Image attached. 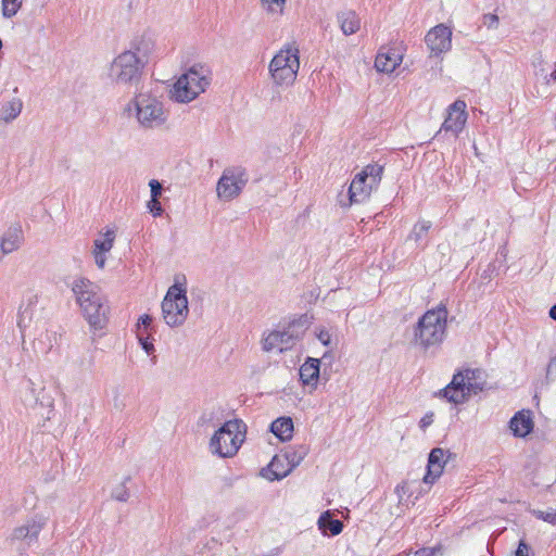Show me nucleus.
<instances>
[{"instance_id": "nucleus-1", "label": "nucleus", "mask_w": 556, "mask_h": 556, "mask_svg": "<svg viewBox=\"0 0 556 556\" xmlns=\"http://www.w3.org/2000/svg\"><path fill=\"white\" fill-rule=\"evenodd\" d=\"M72 291L90 327L103 329L108 323V306L101 288L81 277L73 281Z\"/></svg>"}, {"instance_id": "nucleus-2", "label": "nucleus", "mask_w": 556, "mask_h": 556, "mask_svg": "<svg viewBox=\"0 0 556 556\" xmlns=\"http://www.w3.org/2000/svg\"><path fill=\"white\" fill-rule=\"evenodd\" d=\"M135 39L131 41L130 49L119 53L111 63L109 77L115 85L136 86L139 84L146 60L139 53H147L148 49L142 50L141 43Z\"/></svg>"}, {"instance_id": "nucleus-3", "label": "nucleus", "mask_w": 556, "mask_h": 556, "mask_svg": "<svg viewBox=\"0 0 556 556\" xmlns=\"http://www.w3.org/2000/svg\"><path fill=\"white\" fill-rule=\"evenodd\" d=\"M447 314L443 304L427 311L415 326L414 342L425 350L441 344L446 334Z\"/></svg>"}, {"instance_id": "nucleus-4", "label": "nucleus", "mask_w": 556, "mask_h": 556, "mask_svg": "<svg viewBox=\"0 0 556 556\" xmlns=\"http://www.w3.org/2000/svg\"><path fill=\"white\" fill-rule=\"evenodd\" d=\"M124 112L128 116L134 115L139 126L143 129H155L165 124L167 113L163 103L148 92L135 94L131 101L125 106Z\"/></svg>"}, {"instance_id": "nucleus-5", "label": "nucleus", "mask_w": 556, "mask_h": 556, "mask_svg": "<svg viewBox=\"0 0 556 556\" xmlns=\"http://www.w3.org/2000/svg\"><path fill=\"white\" fill-rule=\"evenodd\" d=\"M486 381L481 369L467 368L454 374L452 381L439 394L454 404L465 403L471 395L483 391Z\"/></svg>"}, {"instance_id": "nucleus-6", "label": "nucleus", "mask_w": 556, "mask_h": 556, "mask_svg": "<svg viewBox=\"0 0 556 556\" xmlns=\"http://www.w3.org/2000/svg\"><path fill=\"white\" fill-rule=\"evenodd\" d=\"M211 84V72L202 64H194L178 78L172 90L177 102L188 103L204 92Z\"/></svg>"}, {"instance_id": "nucleus-7", "label": "nucleus", "mask_w": 556, "mask_h": 556, "mask_svg": "<svg viewBox=\"0 0 556 556\" xmlns=\"http://www.w3.org/2000/svg\"><path fill=\"white\" fill-rule=\"evenodd\" d=\"M268 68L276 85H292L300 68L299 49L294 45H286L274 55Z\"/></svg>"}, {"instance_id": "nucleus-8", "label": "nucleus", "mask_w": 556, "mask_h": 556, "mask_svg": "<svg viewBox=\"0 0 556 556\" xmlns=\"http://www.w3.org/2000/svg\"><path fill=\"white\" fill-rule=\"evenodd\" d=\"M188 313L187 290L182 285L175 282L162 301L163 318L169 327L175 328L184 325Z\"/></svg>"}, {"instance_id": "nucleus-9", "label": "nucleus", "mask_w": 556, "mask_h": 556, "mask_svg": "<svg viewBox=\"0 0 556 556\" xmlns=\"http://www.w3.org/2000/svg\"><path fill=\"white\" fill-rule=\"evenodd\" d=\"M241 427H244L242 420L226 421L211 439L212 452L220 457L233 456L243 442Z\"/></svg>"}, {"instance_id": "nucleus-10", "label": "nucleus", "mask_w": 556, "mask_h": 556, "mask_svg": "<svg viewBox=\"0 0 556 556\" xmlns=\"http://www.w3.org/2000/svg\"><path fill=\"white\" fill-rule=\"evenodd\" d=\"M382 174L383 166L377 163L366 165L356 174L349 187L350 204L367 200L380 185Z\"/></svg>"}, {"instance_id": "nucleus-11", "label": "nucleus", "mask_w": 556, "mask_h": 556, "mask_svg": "<svg viewBox=\"0 0 556 556\" xmlns=\"http://www.w3.org/2000/svg\"><path fill=\"white\" fill-rule=\"evenodd\" d=\"M247 182L248 177L243 168H226L217 182V195L222 200L230 201L241 193Z\"/></svg>"}, {"instance_id": "nucleus-12", "label": "nucleus", "mask_w": 556, "mask_h": 556, "mask_svg": "<svg viewBox=\"0 0 556 556\" xmlns=\"http://www.w3.org/2000/svg\"><path fill=\"white\" fill-rule=\"evenodd\" d=\"M45 519L40 518L38 520H29L26 523L16 527L9 538V542L11 544H15L16 542H21L24 547H30L33 544L37 543L38 535L45 526Z\"/></svg>"}, {"instance_id": "nucleus-13", "label": "nucleus", "mask_w": 556, "mask_h": 556, "mask_svg": "<svg viewBox=\"0 0 556 556\" xmlns=\"http://www.w3.org/2000/svg\"><path fill=\"white\" fill-rule=\"evenodd\" d=\"M467 121L466 103L463 100H456L447 109V116L440 129L451 131L455 137L463 130Z\"/></svg>"}, {"instance_id": "nucleus-14", "label": "nucleus", "mask_w": 556, "mask_h": 556, "mask_svg": "<svg viewBox=\"0 0 556 556\" xmlns=\"http://www.w3.org/2000/svg\"><path fill=\"white\" fill-rule=\"evenodd\" d=\"M455 455L441 447H434L429 453L427 473L424 477L425 483H433L443 472L444 466Z\"/></svg>"}, {"instance_id": "nucleus-15", "label": "nucleus", "mask_w": 556, "mask_h": 556, "mask_svg": "<svg viewBox=\"0 0 556 556\" xmlns=\"http://www.w3.org/2000/svg\"><path fill=\"white\" fill-rule=\"evenodd\" d=\"M452 31L444 24L431 28L425 37L428 48L435 54L446 52L452 46Z\"/></svg>"}, {"instance_id": "nucleus-16", "label": "nucleus", "mask_w": 556, "mask_h": 556, "mask_svg": "<svg viewBox=\"0 0 556 556\" xmlns=\"http://www.w3.org/2000/svg\"><path fill=\"white\" fill-rule=\"evenodd\" d=\"M402 62V54L393 48H381L375 60L378 72L392 73Z\"/></svg>"}, {"instance_id": "nucleus-17", "label": "nucleus", "mask_w": 556, "mask_h": 556, "mask_svg": "<svg viewBox=\"0 0 556 556\" xmlns=\"http://www.w3.org/2000/svg\"><path fill=\"white\" fill-rule=\"evenodd\" d=\"M319 369L320 361L318 358L307 357L299 370L302 384L316 388L319 379Z\"/></svg>"}, {"instance_id": "nucleus-18", "label": "nucleus", "mask_w": 556, "mask_h": 556, "mask_svg": "<svg viewBox=\"0 0 556 556\" xmlns=\"http://www.w3.org/2000/svg\"><path fill=\"white\" fill-rule=\"evenodd\" d=\"M24 240L23 230L20 225L11 226L7 229L0 240V249L3 254L16 251Z\"/></svg>"}, {"instance_id": "nucleus-19", "label": "nucleus", "mask_w": 556, "mask_h": 556, "mask_svg": "<svg viewBox=\"0 0 556 556\" xmlns=\"http://www.w3.org/2000/svg\"><path fill=\"white\" fill-rule=\"evenodd\" d=\"M288 332L283 330L271 331L264 340L263 349L267 352L278 350L279 352L291 349L294 343L290 338H287Z\"/></svg>"}, {"instance_id": "nucleus-20", "label": "nucleus", "mask_w": 556, "mask_h": 556, "mask_svg": "<svg viewBox=\"0 0 556 556\" xmlns=\"http://www.w3.org/2000/svg\"><path fill=\"white\" fill-rule=\"evenodd\" d=\"M514 435L523 438L533 430V420L530 410H520L509 421Z\"/></svg>"}, {"instance_id": "nucleus-21", "label": "nucleus", "mask_w": 556, "mask_h": 556, "mask_svg": "<svg viewBox=\"0 0 556 556\" xmlns=\"http://www.w3.org/2000/svg\"><path fill=\"white\" fill-rule=\"evenodd\" d=\"M292 471L291 467L286 463L281 455H275L266 469H262L261 473L266 479L281 480Z\"/></svg>"}, {"instance_id": "nucleus-22", "label": "nucleus", "mask_w": 556, "mask_h": 556, "mask_svg": "<svg viewBox=\"0 0 556 556\" xmlns=\"http://www.w3.org/2000/svg\"><path fill=\"white\" fill-rule=\"evenodd\" d=\"M340 28L345 36L357 33L361 28V18L355 11L346 10L337 14Z\"/></svg>"}, {"instance_id": "nucleus-23", "label": "nucleus", "mask_w": 556, "mask_h": 556, "mask_svg": "<svg viewBox=\"0 0 556 556\" xmlns=\"http://www.w3.org/2000/svg\"><path fill=\"white\" fill-rule=\"evenodd\" d=\"M270 431L282 442L289 441L293 434V421L290 417H279L270 425Z\"/></svg>"}, {"instance_id": "nucleus-24", "label": "nucleus", "mask_w": 556, "mask_h": 556, "mask_svg": "<svg viewBox=\"0 0 556 556\" xmlns=\"http://www.w3.org/2000/svg\"><path fill=\"white\" fill-rule=\"evenodd\" d=\"M309 321L306 315H302L296 319H293L288 324L285 328L286 332H288L287 338H290L292 342L295 344L296 341L301 340L308 329Z\"/></svg>"}, {"instance_id": "nucleus-25", "label": "nucleus", "mask_w": 556, "mask_h": 556, "mask_svg": "<svg viewBox=\"0 0 556 556\" xmlns=\"http://www.w3.org/2000/svg\"><path fill=\"white\" fill-rule=\"evenodd\" d=\"M318 527L325 534L338 535L343 530V523L339 519L330 517V513H324L318 519Z\"/></svg>"}, {"instance_id": "nucleus-26", "label": "nucleus", "mask_w": 556, "mask_h": 556, "mask_svg": "<svg viewBox=\"0 0 556 556\" xmlns=\"http://www.w3.org/2000/svg\"><path fill=\"white\" fill-rule=\"evenodd\" d=\"M36 303H37V295L31 294L27 299V303L22 304V306L20 307L17 325L21 329H25L30 326V323L34 317V304H36Z\"/></svg>"}, {"instance_id": "nucleus-27", "label": "nucleus", "mask_w": 556, "mask_h": 556, "mask_svg": "<svg viewBox=\"0 0 556 556\" xmlns=\"http://www.w3.org/2000/svg\"><path fill=\"white\" fill-rule=\"evenodd\" d=\"M307 453L308 447L306 445H299L295 448L287 450L281 456L293 470L305 458Z\"/></svg>"}, {"instance_id": "nucleus-28", "label": "nucleus", "mask_w": 556, "mask_h": 556, "mask_svg": "<svg viewBox=\"0 0 556 556\" xmlns=\"http://www.w3.org/2000/svg\"><path fill=\"white\" fill-rule=\"evenodd\" d=\"M23 102L20 99H13L1 108V118L5 123H10L15 119L22 112Z\"/></svg>"}, {"instance_id": "nucleus-29", "label": "nucleus", "mask_w": 556, "mask_h": 556, "mask_svg": "<svg viewBox=\"0 0 556 556\" xmlns=\"http://www.w3.org/2000/svg\"><path fill=\"white\" fill-rule=\"evenodd\" d=\"M115 241V231L106 230L104 233V238H98L93 241V250L108 253L112 250Z\"/></svg>"}, {"instance_id": "nucleus-30", "label": "nucleus", "mask_w": 556, "mask_h": 556, "mask_svg": "<svg viewBox=\"0 0 556 556\" xmlns=\"http://www.w3.org/2000/svg\"><path fill=\"white\" fill-rule=\"evenodd\" d=\"M54 340V334L46 331L34 341V349L41 354H47L52 349Z\"/></svg>"}, {"instance_id": "nucleus-31", "label": "nucleus", "mask_w": 556, "mask_h": 556, "mask_svg": "<svg viewBox=\"0 0 556 556\" xmlns=\"http://www.w3.org/2000/svg\"><path fill=\"white\" fill-rule=\"evenodd\" d=\"M431 226H432L431 222H419V223L415 224L408 238L414 240L415 242L419 243L424 239V237L428 233Z\"/></svg>"}, {"instance_id": "nucleus-32", "label": "nucleus", "mask_w": 556, "mask_h": 556, "mask_svg": "<svg viewBox=\"0 0 556 556\" xmlns=\"http://www.w3.org/2000/svg\"><path fill=\"white\" fill-rule=\"evenodd\" d=\"M23 0H2V14L10 18L14 16L22 7Z\"/></svg>"}, {"instance_id": "nucleus-33", "label": "nucleus", "mask_w": 556, "mask_h": 556, "mask_svg": "<svg viewBox=\"0 0 556 556\" xmlns=\"http://www.w3.org/2000/svg\"><path fill=\"white\" fill-rule=\"evenodd\" d=\"M130 480V477H126L124 481L118 484L113 491H112V497L118 502H127L129 498V492L126 488V482Z\"/></svg>"}, {"instance_id": "nucleus-34", "label": "nucleus", "mask_w": 556, "mask_h": 556, "mask_svg": "<svg viewBox=\"0 0 556 556\" xmlns=\"http://www.w3.org/2000/svg\"><path fill=\"white\" fill-rule=\"evenodd\" d=\"M287 0H261L263 7L269 13L281 14Z\"/></svg>"}, {"instance_id": "nucleus-35", "label": "nucleus", "mask_w": 556, "mask_h": 556, "mask_svg": "<svg viewBox=\"0 0 556 556\" xmlns=\"http://www.w3.org/2000/svg\"><path fill=\"white\" fill-rule=\"evenodd\" d=\"M533 516L538 519L544 520L551 525H556V510L549 508L548 510H533Z\"/></svg>"}, {"instance_id": "nucleus-36", "label": "nucleus", "mask_w": 556, "mask_h": 556, "mask_svg": "<svg viewBox=\"0 0 556 556\" xmlns=\"http://www.w3.org/2000/svg\"><path fill=\"white\" fill-rule=\"evenodd\" d=\"M137 337L141 348L147 352V354H152L155 351L153 343L150 341V333L146 334L144 332L139 331Z\"/></svg>"}, {"instance_id": "nucleus-37", "label": "nucleus", "mask_w": 556, "mask_h": 556, "mask_svg": "<svg viewBox=\"0 0 556 556\" xmlns=\"http://www.w3.org/2000/svg\"><path fill=\"white\" fill-rule=\"evenodd\" d=\"M152 321L153 318L148 314L140 316L137 323V333H139V331L144 332L146 334L149 333L148 330L151 327Z\"/></svg>"}, {"instance_id": "nucleus-38", "label": "nucleus", "mask_w": 556, "mask_h": 556, "mask_svg": "<svg viewBox=\"0 0 556 556\" xmlns=\"http://www.w3.org/2000/svg\"><path fill=\"white\" fill-rule=\"evenodd\" d=\"M36 403H39L42 407L52 408L54 400L51 395H47L45 388H41L40 392L36 396Z\"/></svg>"}, {"instance_id": "nucleus-39", "label": "nucleus", "mask_w": 556, "mask_h": 556, "mask_svg": "<svg viewBox=\"0 0 556 556\" xmlns=\"http://www.w3.org/2000/svg\"><path fill=\"white\" fill-rule=\"evenodd\" d=\"M148 207L154 217L161 216L164 212L162 204L159 200L151 199L148 202Z\"/></svg>"}, {"instance_id": "nucleus-40", "label": "nucleus", "mask_w": 556, "mask_h": 556, "mask_svg": "<svg viewBox=\"0 0 556 556\" xmlns=\"http://www.w3.org/2000/svg\"><path fill=\"white\" fill-rule=\"evenodd\" d=\"M515 556H534L533 553H531V547L528 543H526L525 540H520L518 547L515 552Z\"/></svg>"}, {"instance_id": "nucleus-41", "label": "nucleus", "mask_w": 556, "mask_h": 556, "mask_svg": "<svg viewBox=\"0 0 556 556\" xmlns=\"http://www.w3.org/2000/svg\"><path fill=\"white\" fill-rule=\"evenodd\" d=\"M482 24L488 28H497L498 16L492 13L484 14L482 17Z\"/></svg>"}, {"instance_id": "nucleus-42", "label": "nucleus", "mask_w": 556, "mask_h": 556, "mask_svg": "<svg viewBox=\"0 0 556 556\" xmlns=\"http://www.w3.org/2000/svg\"><path fill=\"white\" fill-rule=\"evenodd\" d=\"M149 186L151 190V199L159 200L163 189L162 185L156 179H152L150 180Z\"/></svg>"}, {"instance_id": "nucleus-43", "label": "nucleus", "mask_w": 556, "mask_h": 556, "mask_svg": "<svg viewBox=\"0 0 556 556\" xmlns=\"http://www.w3.org/2000/svg\"><path fill=\"white\" fill-rule=\"evenodd\" d=\"M556 378V355L549 359L546 368V379L554 380Z\"/></svg>"}, {"instance_id": "nucleus-44", "label": "nucleus", "mask_w": 556, "mask_h": 556, "mask_svg": "<svg viewBox=\"0 0 556 556\" xmlns=\"http://www.w3.org/2000/svg\"><path fill=\"white\" fill-rule=\"evenodd\" d=\"M437 553L441 554V547H422L415 553V556H435Z\"/></svg>"}, {"instance_id": "nucleus-45", "label": "nucleus", "mask_w": 556, "mask_h": 556, "mask_svg": "<svg viewBox=\"0 0 556 556\" xmlns=\"http://www.w3.org/2000/svg\"><path fill=\"white\" fill-rule=\"evenodd\" d=\"M92 254L94 257L96 265L101 269L104 268L105 262H106V256H105L106 253L93 250Z\"/></svg>"}, {"instance_id": "nucleus-46", "label": "nucleus", "mask_w": 556, "mask_h": 556, "mask_svg": "<svg viewBox=\"0 0 556 556\" xmlns=\"http://www.w3.org/2000/svg\"><path fill=\"white\" fill-rule=\"evenodd\" d=\"M434 414L432 412L427 413L419 421V427L421 430H426L433 422Z\"/></svg>"}, {"instance_id": "nucleus-47", "label": "nucleus", "mask_w": 556, "mask_h": 556, "mask_svg": "<svg viewBox=\"0 0 556 556\" xmlns=\"http://www.w3.org/2000/svg\"><path fill=\"white\" fill-rule=\"evenodd\" d=\"M318 339L324 345H328L330 343V334L328 333V331L321 330L318 333Z\"/></svg>"}, {"instance_id": "nucleus-48", "label": "nucleus", "mask_w": 556, "mask_h": 556, "mask_svg": "<svg viewBox=\"0 0 556 556\" xmlns=\"http://www.w3.org/2000/svg\"><path fill=\"white\" fill-rule=\"evenodd\" d=\"M546 83H549L551 80L556 81V70H554L548 76H545Z\"/></svg>"}, {"instance_id": "nucleus-49", "label": "nucleus", "mask_w": 556, "mask_h": 556, "mask_svg": "<svg viewBox=\"0 0 556 556\" xmlns=\"http://www.w3.org/2000/svg\"><path fill=\"white\" fill-rule=\"evenodd\" d=\"M549 317L554 320H556V304L553 305L549 309Z\"/></svg>"}, {"instance_id": "nucleus-50", "label": "nucleus", "mask_w": 556, "mask_h": 556, "mask_svg": "<svg viewBox=\"0 0 556 556\" xmlns=\"http://www.w3.org/2000/svg\"><path fill=\"white\" fill-rule=\"evenodd\" d=\"M20 556H28V555L26 553H24V552H21Z\"/></svg>"}]
</instances>
